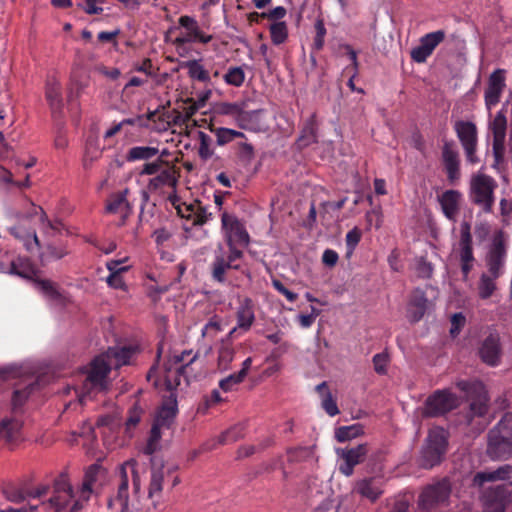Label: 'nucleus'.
Segmentation results:
<instances>
[{
  "mask_svg": "<svg viewBox=\"0 0 512 512\" xmlns=\"http://www.w3.org/2000/svg\"><path fill=\"white\" fill-rule=\"evenodd\" d=\"M134 459L126 461L120 468L121 483L111 505L119 512H160L162 493L165 487L173 489L180 483L175 467L153 459L149 470L147 497H140L141 482Z\"/></svg>",
  "mask_w": 512,
  "mask_h": 512,
  "instance_id": "1",
  "label": "nucleus"
},
{
  "mask_svg": "<svg viewBox=\"0 0 512 512\" xmlns=\"http://www.w3.org/2000/svg\"><path fill=\"white\" fill-rule=\"evenodd\" d=\"M134 351L131 348H111L106 354L96 357L78 375L80 383L75 387L79 402L93 398L96 394L106 391L109 386L108 374L111 365L116 367L129 363Z\"/></svg>",
  "mask_w": 512,
  "mask_h": 512,
  "instance_id": "2",
  "label": "nucleus"
},
{
  "mask_svg": "<svg viewBox=\"0 0 512 512\" xmlns=\"http://www.w3.org/2000/svg\"><path fill=\"white\" fill-rule=\"evenodd\" d=\"M16 217L18 224L9 228V232L23 242L28 251L37 250L40 247L35 229H28L29 225L38 226L45 233L56 229L55 225L47 219L42 207L33 203L29 204L27 211L19 212Z\"/></svg>",
  "mask_w": 512,
  "mask_h": 512,
  "instance_id": "3",
  "label": "nucleus"
},
{
  "mask_svg": "<svg viewBox=\"0 0 512 512\" xmlns=\"http://www.w3.org/2000/svg\"><path fill=\"white\" fill-rule=\"evenodd\" d=\"M496 180L482 170L472 174L469 181V197L473 204L482 208L486 213L492 211L495 202Z\"/></svg>",
  "mask_w": 512,
  "mask_h": 512,
  "instance_id": "4",
  "label": "nucleus"
},
{
  "mask_svg": "<svg viewBox=\"0 0 512 512\" xmlns=\"http://www.w3.org/2000/svg\"><path fill=\"white\" fill-rule=\"evenodd\" d=\"M451 257L459 263L463 279L467 280L475 263L471 225L467 221L460 224L459 240L453 246Z\"/></svg>",
  "mask_w": 512,
  "mask_h": 512,
  "instance_id": "5",
  "label": "nucleus"
},
{
  "mask_svg": "<svg viewBox=\"0 0 512 512\" xmlns=\"http://www.w3.org/2000/svg\"><path fill=\"white\" fill-rule=\"evenodd\" d=\"M140 175H150L147 189L150 192H160L164 188H174L177 182L176 170L164 161L146 163Z\"/></svg>",
  "mask_w": 512,
  "mask_h": 512,
  "instance_id": "6",
  "label": "nucleus"
},
{
  "mask_svg": "<svg viewBox=\"0 0 512 512\" xmlns=\"http://www.w3.org/2000/svg\"><path fill=\"white\" fill-rule=\"evenodd\" d=\"M447 449V433L443 428L430 429L426 445L422 450L420 464L424 468H431L441 462Z\"/></svg>",
  "mask_w": 512,
  "mask_h": 512,
  "instance_id": "7",
  "label": "nucleus"
},
{
  "mask_svg": "<svg viewBox=\"0 0 512 512\" xmlns=\"http://www.w3.org/2000/svg\"><path fill=\"white\" fill-rule=\"evenodd\" d=\"M191 354L192 351H184L181 355H175L173 357V362L169 363L165 367L163 375H161V379L156 382V385H164L165 388L169 391L176 389L180 384V376L182 371L186 368V366L194 362L198 357V354L195 353L186 361V358Z\"/></svg>",
  "mask_w": 512,
  "mask_h": 512,
  "instance_id": "8",
  "label": "nucleus"
},
{
  "mask_svg": "<svg viewBox=\"0 0 512 512\" xmlns=\"http://www.w3.org/2000/svg\"><path fill=\"white\" fill-rule=\"evenodd\" d=\"M455 133L463 147L466 159L471 164L479 162L476 155L478 144V131L476 125L471 121L459 120L454 125Z\"/></svg>",
  "mask_w": 512,
  "mask_h": 512,
  "instance_id": "9",
  "label": "nucleus"
},
{
  "mask_svg": "<svg viewBox=\"0 0 512 512\" xmlns=\"http://www.w3.org/2000/svg\"><path fill=\"white\" fill-rule=\"evenodd\" d=\"M451 493V487L448 481L443 480L436 484L426 487L419 496L418 507L431 512L447 502Z\"/></svg>",
  "mask_w": 512,
  "mask_h": 512,
  "instance_id": "10",
  "label": "nucleus"
},
{
  "mask_svg": "<svg viewBox=\"0 0 512 512\" xmlns=\"http://www.w3.org/2000/svg\"><path fill=\"white\" fill-rule=\"evenodd\" d=\"M221 226L227 245L239 244L242 247L249 245L250 236L244 224L235 215L223 212Z\"/></svg>",
  "mask_w": 512,
  "mask_h": 512,
  "instance_id": "11",
  "label": "nucleus"
},
{
  "mask_svg": "<svg viewBox=\"0 0 512 512\" xmlns=\"http://www.w3.org/2000/svg\"><path fill=\"white\" fill-rule=\"evenodd\" d=\"M458 406L457 397L447 391L439 390L427 398L424 414L427 416H437L449 412Z\"/></svg>",
  "mask_w": 512,
  "mask_h": 512,
  "instance_id": "12",
  "label": "nucleus"
},
{
  "mask_svg": "<svg viewBox=\"0 0 512 512\" xmlns=\"http://www.w3.org/2000/svg\"><path fill=\"white\" fill-rule=\"evenodd\" d=\"M72 486L65 480L57 482L54 493L48 501L42 503L46 512H60L68 509L71 512Z\"/></svg>",
  "mask_w": 512,
  "mask_h": 512,
  "instance_id": "13",
  "label": "nucleus"
},
{
  "mask_svg": "<svg viewBox=\"0 0 512 512\" xmlns=\"http://www.w3.org/2000/svg\"><path fill=\"white\" fill-rule=\"evenodd\" d=\"M445 39V32L437 30L420 38L419 45L413 48L410 56L416 63H424L435 48Z\"/></svg>",
  "mask_w": 512,
  "mask_h": 512,
  "instance_id": "14",
  "label": "nucleus"
},
{
  "mask_svg": "<svg viewBox=\"0 0 512 512\" xmlns=\"http://www.w3.org/2000/svg\"><path fill=\"white\" fill-rule=\"evenodd\" d=\"M368 451L367 444H359L352 448L338 449L337 454L343 460V463L339 466V471L347 477L351 476L354 467L365 460Z\"/></svg>",
  "mask_w": 512,
  "mask_h": 512,
  "instance_id": "15",
  "label": "nucleus"
},
{
  "mask_svg": "<svg viewBox=\"0 0 512 512\" xmlns=\"http://www.w3.org/2000/svg\"><path fill=\"white\" fill-rule=\"evenodd\" d=\"M506 87V71L504 69L494 70L489 78L484 92V100L487 109H491L500 101L501 95Z\"/></svg>",
  "mask_w": 512,
  "mask_h": 512,
  "instance_id": "16",
  "label": "nucleus"
},
{
  "mask_svg": "<svg viewBox=\"0 0 512 512\" xmlns=\"http://www.w3.org/2000/svg\"><path fill=\"white\" fill-rule=\"evenodd\" d=\"M236 320L237 325L230 330L228 338L235 337L238 331L245 333L252 327L255 321V313L254 305L250 298L245 297L240 301L236 311Z\"/></svg>",
  "mask_w": 512,
  "mask_h": 512,
  "instance_id": "17",
  "label": "nucleus"
},
{
  "mask_svg": "<svg viewBox=\"0 0 512 512\" xmlns=\"http://www.w3.org/2000/svg\"><path fill=\"white\" fill-rule=\"evenodd\" d=\"M128 189L112 194L108 201L106 209L108 213L115 215L119 218L117 225L122 226L125 224L126 219L132 213V207L127 199Z\"/></svg>",
  "mask_w": 512,
  "mask_h": 512,
  "instance_id": "18",
  "label": "nucleus"
},
{
  "mask_svg": "<svg viewBox=\"0 0 512 512\" xmlns=\"http://www.w3.org/2000/svg\"><path fill=\"white\" fill-rule=\"evenodd\" d=\"M442 162L448 181L451 184L457 183L461 176L460 159L458 151L455 149L452 142L444 143L442 147Z\"/></svg>",
  "mask_w": 512,
  "mask_h": 512,
  "instance_id": "19",
  "label": "nucleus"
},
{
  "mask_svg": "<svg viewBox=\"0 0 512 512\" xmlns=\"http://www.w3.org/2000/svg\"><path fill=\"white\" fill-rule=\"evenodd\" d=\"M462 194L458 190H446L438 196V202L445 217L451 221H456L460 211Z\"/></svg>",
  "mask_w": 512,
  "mask_h": 512,
  "instance_id": "20",
  "label": "nucleus"
},
{
  "mask_svg": "<svg viewBox=\"0 0 512 512\" xmlns=\"http://www.w3.org/2000/svg\"><path fill=\"white\" fill-rule=\"evenodd\" d=\"M479 355L483 362L495 366L501 357L500 339L498 335H489L479 348Z\"/></svg>",
  "mask_w": 512,
  "mask_h": 512,
  "instance_id": "21",
  "label": "nucleus"
},
{
  "mask_svg": "<svg viewBox=\"0 0 512 512\" xmlns=\"http://www.w3.org/2000/svg\"><path fill=\"white\" fill-rule=\"evenodd\" d=\"M488 454L495 459H505L512 451V443L504 436H499L498 431L492 430L489 434Z\"/></svg>",
  "mask_w": 512,
  "mask_h": 512,
  "instance_id": "22",
  "label": "nucleus"
},
{
  "mask_svg": "<svg viewBox=\"0 0 512 512\" xmlns=\"http://www.w3.org/2000/svg\"><path fill=\"white\" fill-rule=\"evenodd\" d=\"M505 256L506 250L503 244L498 243L494 245L486 258L487 274L498 278L502 273Z\"/></svg>",
  "mask_w": 512,
  "mask_h": 512,
  "instance_id": "23",
  "label": "nucleus"
},
{
  "mask_svg": "<svg viewBox=\"0 0 512 512\" xmlns=\"http://www.w3.org/2000/svg\"><path fill=\"white\" fill-rule=\"evenodd\" d=\"M178 22L181 27L187 30L186 35L195 42L207 44L213 39L211 34H206L200 29L196 19L191 16L183 15L179 18Z\"/></svg>",
  "mask_w": 512,
  "mask_h": 512,
  "instance_id": "24",
  "label": "nucleus"
},
{
  "mask_svg": "<svg viewBox=\"0 0 512 512\" xmlns=\"http://www.w3.org/2000/svg\"><path fill=\"white\" fill-rule=\"evenodd\" d=\"M232 338L222 339L217 350V368L220 371H227L235 357V349L231 342Z\"/></svg>",
  "mask_w": 512,
  "mask_h": 512,
  "instance_id": "25",
  "label": "nucleus"
},
{
  "mask_svg": "<svg viewBox=\"0 0 512 512\" xmlns=\"http://www.w3.org/2000/svg\"><path fill=\"white\" fill-rule=\"evenodd\" d=\"M177 414V401L173 394L159 409L155 421L158 425L169 427L174 421Z\"/></svg>",
  "mask_w": 512,
  "mask_h": 512,
  "instance_id": "26",
  "label": "nucleus"
},
{
  "mask_svg": "<svg viewBox=\"0 0 512 512\" xmlns=\"http://www.w3.org/2000/svg\"><path fill=\"white\" fill-rule=\"evenodd\" d=\"M236 123L238 126L245 130L250 131H258L262 127L261 120V111L253 110V111H244L241 110V113L237 115Z\"/></svg>",
  "mask_w": 512,
  "mask_h": 512,
  "instance_id": "27",
  "label": "nucleus"
},
{
  "mask_svg": "<svg viewBox=\"0 0 512 512\" xmlns=\"http://www.w3.org/2000/svg\"><path fill=\"white\" fill-rule=\"evenodd\" d=\"M181 67L187 70L190 79L203 83L210 82L209 71L204 67L201 60H188L181 64Z\"/></svg>",
  "mask_w": 512,
  "mask_h": 512,
  "instance_id": "28",
  "label": "nucleus"
},
{
  "mask_svg": "<svg viewBox=\"0 0 512 512\" xmlns=\"http://www.w3.org/2000/svg\"><path fill=\"white\" fill-rule=\"evenodd\" d=\"M231 268L238 269V266H233L230 261L226 259L222 250L220 249L219 253L215 256V259L211 264L212 278L219 283H224L226 280V272Z\"/></svg>",
  "mask_w": 512,
  "mask_h": 512,
  "instance_id": "29",
  "label": "nucleus"
},
{
  "mask_svg": "<svg viewBox=\"0 0 512 512\" xmlns=\"http://www.w3.org/2000/svg\"><path fill=\"white\" fill-rule=\"evenodd\" d=\"M427 309V299L422 292H416L408 306L407 317L411 322H418Z\"/></svg>",
  "mask_w": 512,
  "mask_h": 512,
  "instance_id": "30",
  "label": "nucleus"
},
{
  "mask_svg": "<svg viewBox=\"0 0 512 512\" xmlns=\"http://www.w3.org/2000/svg\"><path fill=\"white\" fill-rule=\"evenodd\" d=\"M22 423L20 420L11 418L4 419L0 423V439L7 442L16 441L20 437Z\"/></svg>",
  "mask_w": 512,
  "mask_h": 512,
  "instance_id": "31",
  "label": "nucleus"
},
{
  "mask_svg": "<svg viewBox=\"0 0 512 512\" xmlns=\"http://www.w3.org/2000/svg\"><path fill=\"white\" fill-rule=\"evenodd\" d=\"M45 95L51 107H59L62 103L61 85L55 77L48 78Z\"/></svg>",
  "mask_w": 512,
  "mask_h": 512,
  "instance_id": "32",
  "label": "nucleus"
},
{
  "mask_svg": "<svg viewBox=\"0 0 512 512\" xmlns=\"http://www.w3.org/2000/svg\"><path fill=\"white\" fill-rule=\"evenodd\" d=\"M356 491L363 497L375 501L381 494L382 489L374 479L362 480L357 483Z\"/></svg>",
  "mask_w": 512,
  "mask_h": 512,
  "instance_id": "33",
  "label": "nucleus"
},
{
  "mask_svg": "<svg viewBox=\"0 0 512 512\" xmlns=\"http://www.w3.org/2000/svg\"><path fill=\"white\" fill-rule=\"evenodd\" d=\"M510 466L500 467L499 469L492 472H480L474 476V483L478 486L483 485L485 482H491L495 480H503L509 477Z\"/></svg>",
  "mask_w": 512,
  "mask_h": 512,
  "instance_id": "34",
  "label": "nucleus"
},
{
  "mask_svg": "<svg viewBox=\"0 0 512 512\" xmlns=\"http://www.w3.org/2000/svg\"><path fill=\"white\" fill-rule=\"evenodd\" d=\"M93 490L84 486H79L77 489L72 488V502L71 512L81 510L90 500Z\"/></svg>",
  "mask_w": 512,
  "mask_h": 512,
  "instance_id": "35",
  "label": "nucleus"
},
{
  "mask_svg": "<svg viewBox=\"0 0 512 512\" xmlns=\"http://www.w3.org/2000/svg\"><path fill=\"white\" fill-rule=\"evenodd\" d=\"M363 434L364 427L359 423L349 426H341L335 430V438L340 443L355 439Z\"/></svg>",
  "mask_w": 512,
  "mask_h": 512,
  "instance_id": "36",
  "label": "nucleus"
},
{
  "mask_svg": "<svg viewBox=\"0 0 512 512\" xmlns=\"http://www.w3.org/2000/svg\"><path fill=\"white\" fill-rule=\"evenodd\" d=\"M36 289L41 291L47 298L53 301H63L65 299L57 285L50 280H35Z\"/></svg>",
  "mask_w": 512,
  "mask_h": 512,
  "instance_id": "37",
  "label": "nucleus"
},
{
  "mask_svg": "<svg viewBox=\"0 0 512 512\" xmlns=\"http://www.w3.org/2000/svg\"><path fill=\"white\" fill-rule=\"evenodd\" d=\"M317 391L322 394V407L329 416H336L339 414L338 406L328 390L326 382L317 385Z\"/></svg>",
  "mask_w": 512,
  "mask_h": 512,
  "instance_id": "38",
  "label": "nucleus"
},
{
  "mask_svg": "<svg viewBox=\"0 0 512 512\" xmlns=\"http://www.w3.org/2000/svg\"><path fill=\"white\" fill-rule=\"evenodd\" d=\"M496 279L487 273H482L478 283V294L481 299L490 298L496 290Z\"/></svg>",
  "mask_w": 512,
  "mask_h": 512,
  "instance_id": "39",
  "label": "nucleus"
},
{
  "mask_svg": "<svg viewBox=\"0 0 512 512\" xmlns=\"http://www.w3.org/2000/svg\"><path fill=\"white\" fill-rule=\"evenodd\" d=\"M158 152L156 147L135 146L128 151L126 158L128 161L147 160L156 156Z\"/></svg>",
  "mask_w": 512,
  "mask_h": 512,
  "instance_id": "40",
  "label": "nucleus"
},
{
  "mask_svg": "<svg viewBox=\"0 0 512 512\" xmlns=\"http://www.w3.org/2000/svg\"><path fill=\"white\" fill-rule=\"evenodd\" d=\"M105 476V469L100 465L93 464L87 468L82 486L93 490L94 485Z\"/></svg>",
  "mask_w": 512,
  "mask_h": 512,
  "instance_id": "41",
  "label": "nucleus"
},
{
  "mask_svg": "<svg viewBox=\"0 0 512 512\" xmlns=\"http://www.w3.org/2000/svg\"><path fill=\"white\" fill-rule=\"evenodd\" d=\"M213 132L216 136V142L219 146L228 144L236 138H245V134L243 132L224 127L216 128L213 130Z\"/></svg>",
  "mask_w": 512,
  "mask_h": 512,
  "instance_id": "42",
  "label": "nucleus"
},
{
  "mask_svg": "<svg viewBox=\"0 0 512 512\" xmlns=\"http://www.w3.org/2000/svg\"><path fill=\"white\" fill-rule=\"evenodd\" d=\"M269 31L274 45H281L288 39V27L283 21L272 23L269 27Z\"/></svg>",
  "mask_w": 512,
  "mask_h": 512,
  "instance_id": "43",
  "label": "nucleus"
},
{
  "mask_svg": "<svg viewBox=\"0 0 512 512\" xmlns=\"http://www.w3.org/2000/svg\"><path fill=\"white\" fill-rule=\"evenodd\" d=\"M507 128V119L503 110L499 111L492 122L490 129L493 133V139H505Z\"/></svg>",
  "mask_w": 512,
  "mask_h": 512,
  "instance_id": "44",
  "label": "nucleus"
},
{
  "mask_svg": "<svg viewBox=\"0 0 512 512\" xmlns=\"http://www.w3.org/2000/svg\"><path fill=\"white\" fill-rule=\"evenodd\" d=\"M227 84L239 87L245 80L244 71L240 67H232L224 75Z\"/></svg>",
  "mask_w": 512,
  "mask_h": 512,
  "instance_id": "45",
  "label": "nucleus"
},
{
  "mask_svg": "<svg viewBox=\"0 0 512 512\" xmlns=\"http://www.w3.org/2000/svg\"><path fill=\"white\" fill-rule=\"evenodd\" d=\"M169 199L171 200L172 204L177 209L178 214L182 218H186L188 220L191 219V217L193 216V212H195L196 209L200 205L199 203H195V204H186V203L177 204V199H176L175 196H170Z\"/></svg>",
  "mask_w": 512,
  "mask_h": 512,
  "instance_id": "46",
  "label": "nucleus"
},
{
  "mask_svg": "<svg viewBox=\"0 0 512 512\" xmlns=\"http://www.w3.org/2000/svg\"><path fill=\"white\" fill-rule=\"evenodd\" d=\"M222 329V321L215 316L211 318L202 329V336L214 338Z\"/></svg>",
  "mask_w": 512,
  "mask_h": 512,
  "instance_id": "47",
  "label": "nucleus"
},
{
  "mask_svg": "<svg viewBox=\"0 0 512 512\" xmlns=\"http://www.w3.org/2000/svg\"><path fill=\"white\" fill-rule=\"evenodd\" d=\"M488 397L486 392H483L477 399L473 400L470 404L471 411L478 416L483 415L487 411Z\"/></svg>",
  "mask_w": 512,
  "mask_h": 512,
  "instance_id": "48",
  "label": "nucleus"
},
{
  "mask_svg": "<svg viewBox=\"0 0 512 512\" xmlns=\"http://www.w3.org/2000/svg\"><path fill=\"white\" fill-rule=\"evenodd\" d=\"M244 377L241 376L240 373H233L225 377L219 382V386L224 391H230L234 386L242 383L244 381Z\"/></svg>",
  "mask_w": 512,
  "mask_h": 512,
  "instance_id": "49",
  "label": "nucleus"
},
{
  "mask_svg": "<svg viewBox=\"0 0 512 512\" xmlns=\"http://www.w3.org/2000/svg\"><path fill=\"white\" fill-rule=\"evenodd\" d=\"M165 427L164 425H158V423L155 421L152 429H151V436L148 441V444L145 448V453L152 454L156 449V444L159 441L161 437L160 429Z\"/></svg>",
  "mask_w": 512,
  "mask_h": 512,
  "instance_id": "50",
  "label": "nucleus"
},
{
  "mask_svg": "<svg viewBox=\"0 0 512 512\" xmlns=\"http://www.w3.org/2000/svg\"><path fill=\"white\" fill-rule=\"evenodd\" d=\"M361 236V231L357 227H354L346 234V245L348 247V254H352L354 252L355 247L360 242Z\"/></svg>",
  "mask_w": 512,
  "mask_h": 512,
  "instance_id": "51",
  "label": "nucleus"
},
{
  "mask_svg": "<svg viewBox=\"0 0 512 512\" xmlns=\"http://www.w3.org/2000/svg\"><path fill=\"white\" fill-rule=\"evenodd\" d=\"M389 363V356L386 353H379L373 357L374 370L378 374H386Z\"/></svg>",
  "mask_w": 512,
  "mask_h": 512,
  "instance_id": "52",
  "label": "nucleus"
},
{
  "mask_svg": "<svg viewBox=\"0 0 512 512\" xmlns=\"http://www.w3.org/2000/svg\"><path fill=\"white\" fill-rule=\"evenodd\" d=\"M104 0H84V5H79L87 14L95 15L103 12Z\"/></svg>",
  "mask_w": 512,
  "mask_h": 512,
  "instance_id": "53",
  "label": "nucleus"
},
{
  "mask_svg": "<svg viewBox=\"0 0 512 512\" xmlns=\"http://www.w3.org/2000/svg\"><path fill=\"white\" fill-rule=\"evenodd\" d=\"M466 323V318L462 313H455L451 316V328L450 334L452 336H457L461 329L464 327Z\"/></svg>",
  "mask_w": 512,
  "mask_h": 512,
  "instance_id": "54",
  "label": "nucleus"
},
{
  "mask_svg": "<svg viewBox=\"0 0 512 512\" xmlns=\"http://www.w3.org/2000/svg\"><path fill=\"white\" fill-rule=\"evenodd\" d=\"M107 284L114 289H119L124 293H128V286L121 274H110L106 279Z\"/></svg>",
  "mask_w": 512,
  "mask_h": 512,
  "instance_id": "55",
  "label": "nucleus"
},
{
  "mask_svg": "<svg viewBox=\"0 0 512 512\" xmlns=\"http://www.w3.org/2000/svg\"><path fill=\"white\" fill-rule=\"evenodd\" d=\"M242 427L240 425L234 426L231 429L227 430L221 436L222 443L234 442L242 437Z\"/></svg>",
  "mask_w": 512,
  "mask_h": 512,
  "instance_id": "56",
  "label": "nucleus"
},
{
  "mask_svg": "<svg viewBox=\"0 0 512 512\" xmlns=\"http://www.w3.org/2000/svg\"><path fill=\"white\" fill-rule=\"evenodd\" d=\"M142 410L137 405L133 406L129 411V417L126 421V430L134 428L140 421Z\"/></svg>",
  "mask_w": 512,
  "mask_h": 512,
  "instance_id": "57",
  "label": "nucleus"
},
{
  "mask_svg": "<svg viewBox=\"0 0 512 512\" xmlns=\"http://www.w3.org/2000/svg\"><path fill=\"white\" fill-rule=\"evenodd\" d=\"M200 147H199V155L202 159L206 160L212 156V150L209 147V137L204 133L200 132Z\"/></svg>",
  "mask_w": 512,
  "mask_h": 512,
  "instance_id": "58",
  "label": "nucleus"
},
{
  "mask_svg": "<svg viewBox=\"0 0 512 512\" xmlns=\"http://www.w3.org/2000/svg\"><path fill=\"white\" fill-rule=\"evenodd\" d=\"M210 214L207 213L206 209L201 205L193 212V216L191 217V221L194 225H203L208 221Z\"/></svg>",
  "mask_w": 512,
  "mask_h": 512,
  "instance_id": "59",
  "label": "nucleus"
},
{
  "mask_svg": "<svg viewBox=\"0 0 512 512\" xmlns=\"http://www.w3.org/2000/svg\"><path fill=\"white\" fill-rule=\"evenodd\" d=\"M126 260L127 259L108 261L106 267L110 271V274H121L123 272L128 271L129 266L122 265Z\"/></svg>",
  "mask_w": 512,
  "mask_h": 512,
  "instance_id": "60",
  "label": "nucleus"
},
{
  "mask_svg": "<svg viewBox=\"0 0 512 512\" xmlns=\"http://www.w3.org/2000/svg\"><path fill=\"white\" fill-rule=\"evenodd\" d=\"M273 286L274 288L279 292L281 293L282 295H284L286 297V299L290 302H294L298 295L290 290H288L280 281L278 280H273Z\"/></svg>",
  "mask_w": 512,
  "mask_h": 512,
  "instance_id": "61",
  "label": "nucleus"
},
{
  "mask_svg": "<svg viewBox=\"0 0 512 512\" xmlns=\"http://www.w3.org/2000/svg\"><path fill=\"white\" fill-rule=\"evenodd\" d=\"M238 153L242 158L252 159L254 155V148L250 143L241 142L238 144Z\"/></svg>",
  "mask_w": 512,
  "mask_h": 512,
  "instance_id": "62",
  "label": "nucleus"
},
{
  "mask_svg": "<svg viewBox=\"0 0 512 512\" xmlns=\"http://www.w3.org/2000/svg\"><path fill=\"white\" fill-rule=\"evenodd\" d=\"M338 258L337 252L331 249L325 250L322 255L323 263L329 267L336 265Z\"/></svg>",
  "mask_w": 512,
  "mask_h": 512,
  "instance_id": "63",
  "label": "nucleus"
},
{
  "mask_svg": "<svg viewBox=\"0 0 512 512\" xmlns=\"http://www.w3.org/2000/svg\"><path fill=\"white\" fill-rule=\"evenodd\" d=\"M259 52H260L261 56L263 57V59L266 63V66L270 67L275 58L273 51L268 47L267 44L263 43L259 47Z\"/></svg>",
  "mask_w": 512,
  "mask_h": 512,
  "instance_id": "64",
  "label": "nucleus"
}]
</instances>
